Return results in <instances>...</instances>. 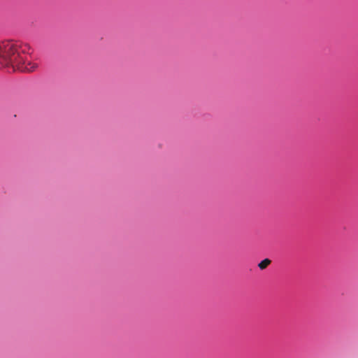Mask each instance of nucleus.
Returning <instances> with one entry per match:
<instances>
[{"instance_id": "f257e3e1", "label": "nucleus", "mask_w": 358, "mask_h": 358, "mask_svg": "<svg viewBox=\"0 0 358 358\" xmlns=\"http://www.w3.org/2000/svg\"><path fill=\"white\" fill-rule=\"evenodd\" d=\"M30 47L20 42L6 41L0 43V64L12 66L21 72H33L37 64L28 60Z\"/></svg>"}, {"instance_id": "f03ea898", "label": "nucleus", "mask_w": 358, "mask_h": 358, "mask_svg": "<svg viewBox=\"0 0 358 358\" xmlns=\"http://www.w3.org/2000/svg\"><path fill=\"white\" fill-rule=\"evenodd\" d=\"M271 261L269 259H264L262 262H260L258 264V267L261 269H265L270 264Z\"/></svg>"}]
</instances>
